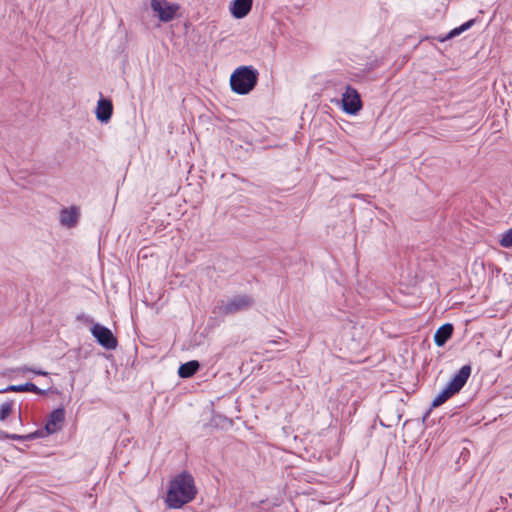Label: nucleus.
<instances>
[{"label": "nucleus", "mask_w": 512, "mask_h": 512, "mask_svg": "<svg viewBox=\"0 0 512 512\" xmlns=\"http://www.w3.org/2000/svg\"><path fill=\"white\" fill-rule=\"evenodd\" d=\"M196 494L193 476L188 472H181L170 481L165 503L169 508L179 509L191 502Z\"/></svg>", "instance_id": "f257e3e1"}, {"label": "nucleus", "mask_w": 512, "mask_h": 512, "mask_svg": "<svg viewBox=\"0 0 512 512\" xmlns=\"http://www.w3.org/2000/svg\"><path fill=\"white\" fill-rule=\"evenodd\" d=\"M258 72L251 66H240L232 73L230 77V86L233 92L245 95L248 94L256 85Z\"/></svg>", "instance_id": "f03ea898"}, {"label": "nucleus", "mask_w": 512, "mask_h": 512, "mask_svg": "<svg viewBox=\"0 0 512 512\" xmlns=\"http://www.w3.org/2000/svg\"><path fill=\"white\" fill-rule=\"evenodd\" d=\"M471 375V366L464 365L459 372L449 381L446 387L434 398L432 407H438L450 397L458 393L466 384Z\"/></svg>", "instance_id": "7ed1b4c3"}, {"label": "nucleus", "mask_w": 512, "mask_h": 512, "mask_svg": "<svg viewBox=\"0 0 512 512\" xmlns=\"http://www.w3.org/2000/svg\"><path fill=\"white\" fill-rule=\"evenodd\" d=\"M253 299L248 295H236L226 301H222L219 309L225 314H235L249 309Z\"/></svg>", "instance_id": "20e7f679"}, {"label": "nucleus", "mask_w": 512, "mask_h": 512, "mask_svg": "<svg viewBox=\"0 0 512 512\" xmlns=\"http://www.w3.org/2000/svg\"><path fill=\"white\" fill-rule=\"evenodd\" d=\"M151 9L160 21L169 22L175 18L179 6L167 0H151Z\"/></svg>", "instance_id": "39448f33"}, {"label": "nucleus", "mask_w": 512, "mask_h": 512, "mask_svg": "<svg viewBox=\"0 0 512 512\" xmlns=\"http://www.w3.org/2000/svg\"><path fill=\"white\" fill-rule=\"evenodd\" d=\"M342 109L350 115L357 114L362 108L360 94L351 86H347L341 99Z\"/></svg>", "instance_id": "423d86ee"}, {"label": "nucleus", "mask_w": 512, "mask_h": 512, "mask_svg": "<svg viewBox=\"0 0 512 512\" xmlns=\"http://www.w3.org/2000/svg\"><path fill=\"white\" fill-rule=\"evenodd\" d=\"M90 331L97 342L104 348L112 350L117 347V339L107 327L96 323L91 327Z\"/></svg>", "instance_id": "0eeeda50"}, {"label": "nucleus", "mask_w": 512, "mask_h": 512, "mask_svg": "<svg viewBox=\"0 0 512 512\" xmlns=\"http://www.w3.org/2000/svg\"><path fill=\"white\" fill-rule=\"evenodd\" d=\"M65 411L63 408H58L51 412L49 419L45 425L44 435H50L58 432L64 423Z\"/></svg>", "instance_id": "6e6552de"}, {"label": "nucleus", "mask_w": 512, "mask_h": 512, "mask_svg": "<svg viewBox=\"0 0 512 512\" xmlns=\"http://www.w3.org/2000/svg\"><path fill=\"white\" fill-rule=\"evenodd\" d=\"M79 216L80 209L78 207L72 206L62 209L60 212V223L67 228L74 227L79 220Z\"/></svg>", "instance_id": "1a4fd4ad"}, {"label": "nucleus", "mask_w": 512, "mask_h": 512, "mask_svg": "<svg viewBox=\"0 0 512 512\" xmlns=\"http://www.w3.org/2000/svg\"><path fill=\"white\" fill-rule=\"evenodd\" d=\"M113 105L109 99L101 98L96 107V118L102 123H107L111 119Z\"/></svg>", "instance_id": "9d476101"}, {"label": "nucleus", "mask_w": 512, "mask_h": 512, "mask_svg": "<svg viewBox=\"0 0 512 512\" xmlns=\"http://www.w3.org/2000/svg\"><path fill=\"white\" fill-rule=\"evenodd\" d=\"M252 0H233L230 4V12L234 18L245 17L252 8Z\"/></svg>", "instance_id": "9b49d317"}, {"label": "nucleus", "mask_w": 512, "mask_h": 512, "mask_svg": "<svg viewBox=\"0 0 512 512\" xmlns=\"http://www.w3.org/2000/svg\"><path fill=\"white\" fill-rule=\"evenodd\" d=\"M453 326L446 323L440 326L434 334V342L438 347H442L452 336Z\"/></svg>", "instance_id": "f8f14e48"}, {"label": "nucleus", "mask_w": 512, "mask_h": 512, "mask_svg": "<svg viewBox=\"0 0 512 512\" xmlns=\"http://www.w3.org/2000/svg\"><path fill=\"white\" fill-rule=\"evenodd\" d=\"M2 392H32L36 394H45V391L39 389L33 383H26L21 385H10L5 388Z\"/></svg>", "instance_id": "ddd939ff"}, {"label": "nucleus", "mask_w": 512, "mask_h": 512, "mask_svg": "<svg viewBox=\"0 0 512 512\" xmlns=\"http://www.w3.org/2000/svg\"><path fill=\"white\" fill-rule=\"evenodd\" d=\"M199 369V363L195 360L182 364L178 369V374L181 378H188L193 376Z\"/></svg>", "instance_id": "4468645a"}, {"label": "nucleus", "mask_w": 512, "mask_h": 512, "mask_svg": "<svg viewBox=\"0 0 512 512\" xmlns=\"http://www.w3.org/2000/svg\"><path fill=\"white\" fill-rule=\"evenodd\" d=\"M474 23H475V19H471V20L465 22L461 26L452 29L444 38L440 39V41H446L448 39H451V38H454V37L460 35L461 33L470 29L474 25Z\"/></svg>", "instance_id": "2eb2a0df"}, {"label": "nucleus", "mask_w": 512, "mask_h": 512, "mask_svg": "<svg viewBox=\"0 0 512 512\" xmlns=\"http://www.w3.org/2000/svg\"><path fill=\"white\" fill-rule=\"evenodd\" d=\"M2 434H3V437L8 438V439H12V440H32V439L43 437L44 436V431L43 430H37V431H35L33 433H30V434L24 435V436L17 435V434H8V433H2Z\"/></svg>", "instance_id": "dca6fc26"}, {"label": "nucleus", "mask_w": 512, "mask_h": 512, "mask_svg": "<svg viewBox=\"0 0 512 512\" xmlns=\"http://www.w3.org/2000/svg\"><path fill=\"white\" fill-rule=\"evenodd\" d=\"M13 402L7 401L0 405V421H4L12 413Z\"/></svg>", "instance_id": "f3484780"}, {"label": "nucleus", "mask_w": 512, "mask_h": 512, "mask_svg": "<svg viewBox=\"0 0 512 512\" xmlns=\"http://www.w3.org/2000/svg\"><path fill=\"white\" fill-rule=\"evenodd\" d=\"M501 246L505 248H511L512 247V228L506 231L500 240Z\"/></svg>", "instance_id": "a211bd4d"}, {"label": "nucleus", "mask_w": 512, "mask_h": 512, "mask_svg": "<svg viewBox=\"0 0 512 512\" xmlns=\"http://www.w3.org/2000/svg\"><path fill=\"white\" fill-rule=\"evenodd\" d=\"M17 371L20 372V373H27V372H31L33 374H36V375H42V376H47L48 375V372L46 371H42V370H36V369H33V368H29L27 366H22V367H19L17 368Z\"/></svg>", "instance_id": "6ab92c4d"}]
</instances>
